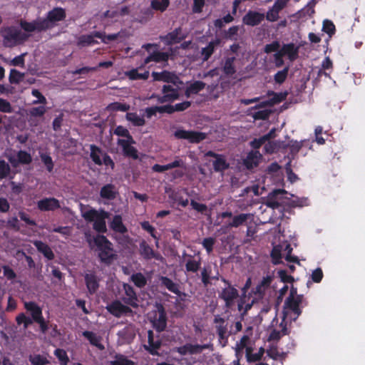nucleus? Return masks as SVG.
<instances>
[{
    "mask_svg": "<svg viewBox=\"0 0 365 365\" xmlns=\"http://www.w3.org/2000/svg\"><path fill=\"white\" fill-rule=\"evenodd\" d=\"M207 344L205 345H192L187 344L184 346L178 348L177 351L181 355H185L187 354H195L200 353L203 349L208 348Z\"/></svg>",
    "mask_w": 365,
    "mask_h": 365,
    "instance_id": "2eb2a0df",
    "label": "nucleus"
},
{
    "mask_svg": "<svg viewBox=\"0 0 365 365\" xmlns=\"http://www.w3.org/2000/svg\"><path fill=\"white\" fill-rule=\"evenodd\" d=\"M110 365H135V363L128 359L125 356L121 354H117L113 361H110Z\"/></svg>",
    "mask_w": 365,
    "mask_h": 365,
    "instance_id": "ea45409f",
    "label": "nucleus"
},
{
    "mask_svg": "<svg viewBox=\"0 0 365 365\" xmlns=\"http://www.w3.org/2000/svg\"><path fill=\"white\" fill-rule=\"evenodd\" d=\"M288 94L289 93L287 91L280 93H276L274 91L268 92V96H272V98L270 99L272 105L277 104L284 101V100H286Z\"/></svg>",
    "mask_w": 365,
    "mask_h": 365,
    "instance_id": "7c9ffc66",
    "label": "nucleus"
},
{
    "mask_svg": "<svg viewBox=\"0 0 365 365\" xmlns=\"http://www.w3.org/2000/svg\"><path fill=\"white\" fill-rule=\"evenodd\" d=\"M162 92L163 94L168 95L170 101L173 102L174 101L179 98V92L178 89L173 88L170 85H164L162 88Z\"/></svg>",
    "mask_w": 365,
    "mask_h": 365,
    "instance_id": "c756f323",
    "label": "nucleus"
},
{
    "mask_svg": "<svg viewBox=\"0 0 365 365\" xmlns=\"http://www.w3.org/2000/svg\"><path fill=\"white\" fill-rule=\"evenodd\" d=\"M299 307L300 304L295 301V299L287 298L284 303L282 314H284V312H286L287 317L289 312H292L294 317H290L291 320L295 321L302 314V310Z\"/></svg>",
    "mask_w": 365,
    "mask_h": 365,
    "instance_id": "1a4fd4ad",
    "label": "nucleus"
},
{
    "mask_svg": "<svg viewBox=\"0 0 365 365\" xmlns=\"http://www.w3.org/2000/svg\"><path fill=\"white\" fill-rule=\"evenodd\" d=\"M131 279L134 284L140 288L143 287L147 282L145 277L141 273L133 274Z\"/></svg>",
    "mask_w": 365,
    "mask_h": 365,
    "instance_id": "3c124183",
    "label": "nucleus"
},
{
    "mask_svg": "<svg viewBox=\"0 0 365 365\" xmlns=\"http://www.w3.org/2000/svg\"><path fill=\"white\" fill-rule=\"evenodd\" d=\"M160 281L163 285H164L170 292L178 294L179 292L178 284L174 283L170 279L167 277H161Z\"/></svg>",
    "mask_w": 365,
    "mask_h": 365,
    "instance_id": "4c0bfd02",
    "label": "nucleus"
},
{
    "mask_svg": "<svg viewBox=\"0 0 365 365\" xmlns=\"http://www.w3.org/2000/svg\"><path fill=\"white\" fill-rule=\"evenodd\" d=\"M274 279L273 274H267L265 277H263L262 279L259 282L257 285L252 289L251 294L254 295L251 303H247L245 305V312H247L248 309H250L252 305L261 300L264 298L265 293L271 288L272 283Z\"/></svg>",
    "mask_w": 365,
    "mask_h": 365,
    "instance_id": "f03ea898",
    "label": "nucleus"
},
{
    "mask_svg": "<svg viewBox=\"0 0 365 365\" xmlns=\"http://www.w3.org/2000/svg\"><path fill=\"white\" fill-rule=\"evenodd\" d=\"M85 283L90 294L96 293L99 287V279L93 273L84 275Z\"/></svg>",
    "mask_w": 365,
    "mask_h": 365,
    "instance_id": "4468645a",
    "label": "nucleus"
},
{
    "mask_svg": "<svg viewBox=\"0 0 365 365\" xmlns=\"http://www.w3.org/2000/svg\"><path fill=\"white\" fill-rule=\"evenodd\" d=\"M284 190H274L268 196L266 205L272 209L279 208L281 206L280 202L277 200V197L279 195L285 193Z\"/></svg>",
    "mask_w": 365,
    "mask_h": 365,
    "instance_id": "aec40b11",
    "label": "nucleus"
},
{
    "mask_svg": "<svg viewBox=\"0 0 365 365\" xmlns=\"http://www.w3.org/2000/svg\"><path fill=\"white\" fill-rule=\"evenodd\" d=\"M287 312H284V317L282 318V320L281 323L279 324V327L281 328L280 330H277L276 329H274L271 331L269 337L268 341H279L282 336H286L289 334V331L287 327Z\"/></svg>",
    "mask_w": 365,
    "mask_h": 365,
    "instance_id": "9b49d317",
    "label": "nucleus"
},
{
    "mask_svg": "<svg viewBox=\"0 0 365 365\" xmlns=\"http://www.w3.org/2000/svg\"><path fill=\"white\" fill-rule=\"evenodd\" d=\"M124 289L127 297L123 299L125 304L130 305L133 307H138L137 297L133 287L128 284H124Z\"/></svg>",
    "mask_w": 365,
    "mask_h": 365,
    "instance_id": "6ab92c4d",
    "label": "nucleus"
},
{
    "mask_svg": "<svg viewBox=\"0 0 365 365\" xmlns=\"http://www.w3.org/2000/svg\"><path fill=\"white\" fill-rule=\"evenodd\" d=\"M0 111L2 113H10L13 111V108H12L11 103L8 101H6L4 98H0Z\"/></svg>",
    "mask_w": 365,
    "mask_h": 365,
    "instance_id": "4d7b16f0",
    "label": "nucleus"
},
{
    "mask_svg": "<svg viewBox=\"0 0 365 365\" xmlns=\"http://www.w3.org/2000/svg\"><path fill=\"white\" fill-rule=\"evenodd\" d=\"M25 308L31 312L32 319L39 324L43 333L48 330V326L42 317L41 309L33 302H26Z\"/></svg>",
    "mask_w": 365,
    "mask_h": 365,
    "instance_id": "423d86ee",
    "label": "nucleus"
},
{
    "mask_svg": "<svg viewBox=\"0 0 365 365\" xmlns=\"http://www.w3.org/2000/svg\"><path fill=\"white\" fill-rule=\"evenodd\" d=\"M125 76H128L131 80H137V79H148L149 76V72L145 71L143 73H140L138 71V69H133L131 71H127L125 73Z\"/></svg>",
    "mask_w": 365,
    "mask_h": 365,
    "instance_id": "f704fd0d",
    "label": "nucleus"
},
{
    "mask_svg": "<svg viewBox=\"0 0 365 365\" xmlns=\"http://www.w3.org/2000/svg\"><path fill=\"white\" fill-rule=\"evenodd\" d=\"M182 29L180 28H177L172 32L167 34L165 37V39L167 41L168 45H170L173 43H178L182 41L184 37L180 36L181 34Z\"/></svg>",
    "mask_w": 365,
    "mask_h": 365,
    "instance_id": "393cba45",
    "label": "nucleus"
},
{
    "mask_svg": "<svg viewBox=\"0 0 365 365\" xmlns=\"http://www.w3.org/2000/svg\"><path fill=\"white\" fill-rule=\"evenodd\" d=\"M220 41L218 40L215 41H211L209 43V44L205 47L203 48L201 51V54L203 56L202 60L203 61H206L209 59V58L211 56V55L213 53L215 47L218 45Z\"/></svg>",
    "mask_w": 365,
    "mask_h": 365,
    "instance_id": "cd10ccee",
    "label": "nucleus"
},
{
    "mask_svg": "<svg viewBox=\"0 0 365 365\" xmlns=\"http://www.w3.org/2000/svg\"><path fill=\"white\" fill-rule=\"evenodd\" d=\"M250 217L249 214L242 213L238 215H235L232 217V221L230 222V227L243 225L247 222V220Z\"/></svg>",
    "mask_w": 365,
    "mask_h": 365,
    "instance_id": "bb28decb",
    "label": "nucleus"
},
{
    "mask_svg": "<svg viewBox=\"0 0 365 365\" xmlns=\"http://www.w3.org/2000/svg\"><path fill=\"white\" fill-rule=\"evenodd\" d=\"M322 31L331 36L336 32L335 25L331 20L325 19L323 21Z\"/></svg>",
    "mask_w": 365,
    "mask_h": 365,
    "instance_id": "79ce46f5",
    "label": "nucleus"
},
{
    "mask_svg": "<svg viewBox=\"0 0 365 365\" xmlns=\"http://www.w3.org/2000/svg\"><path fill=\"white\" fill-rule=\"evenodd\" d=\"M17 158L21 164H29L32 161L31 155L24 150L18 152Z\"/></svg>",
    "mask_w": 365,
    "mask_h": 365,
    "instance_id": "09e8293b",
    "label": "nucleus"
},
{
    "mask_svg": "<svg viewBox=\"0 0 365 365\" xmlns=\"http://www.w3.org/2000/svg\"><path fill=\"white\" fill-rule=\"evenodd\" d=\"M55 355L61 362L62 365H66L68 361V358L66 351L63 349H58L55 351Z\"/></svg>",
    "mask_w": 365,
    "mask_h": 365,
    "instance_id": "680f3d73",
    "label": "nucleus"
},
{
    "mask_svg": "<svg viewBox=\"0 0 365 365\" xmlns=\"http://www.w3.org/2000/svg\"><path fill=\"white\" fill-rule=\"evenodd\" d=\"M252 284L251 278H247L244 287L242 288V296L240 299V302L238 304V309L240 311L243 308V305L245 303L246 293L247 290L250 288Z\"/></svg>",
    "mask_w": 365,
    "mask_h": 365,
    "instance_id": "a19ab883",
    "label": "nucleus"
},
{
    "mask_svg": "<svg viewBox=\"0 0 365 365\" xmlns=\"http://www.w3.org/2000/svg\"><path fill=\"white\" fill-rule=\"evenodd\" d=\"M158 316H155L151 321L153 327L157 331L161 332L164 331L167 326V317L165 309L161 304L158 305Z\"/></svg>",
    "mask_w": 365,
    "mask_h": 365,
    "instance_id": "6e6552de",
    "label": "nucleus"
},
{
    "mask_svg": "<svg viewBox=\"0 0 365 365\" xmlns=\"http://www.w3.org/2000/svg\"><path fill=\"white\" fill-rule=\"evenodd\" d=\"M59 207V202L55 198H46L38 202V207L41 210H53Z\"/></svg>",
    "mask_w": 365,
    "mask_h": 365,
    "instance_id": "a211bd4d",
    "label": "nucleus"
},
{
    "mask_svg": "<svg viewBox=\"0 0 365 365\" xmlns=\"http://www.w3.org/2000/svg\"><path fill=\"white\" fill-rule=\"evenodd\" d=\"M117 193L116 189L113 185L107 184L101 188L100 195L103 198L113 200L115 198Z\"/></svg>",
    "mask_w": 365,
    "mask_h": 365,
    "instance_id": "5701e85b",
    "label": "nucleus"
},
{
    "mask_svg": "<svg viewBox=\"0 0 365 365\" xmlns=\"http://www.w3.org/2000/svg\"><path fill=\"white\" fill-rule=\"evenodd\" d=\"M100 213L98 212L95 210H91L87 212L83 213V217L87 221H94L98 217H99Z\"/></svg>",
    "mask_w": 365,
    "mask_h": 365,
    "instance_id": "13d9d810",
    "label": "nucleus"
},
{
    "mask_svg": "<svg viewBox=\"0 0 365 365\" xmlns=\"http://www.w3.org/2000/svg\"><path fill=\"white\" fill-rule=\"evenodd\" d=\"M118 145L123 148V153L126 156L131 157L133 159L138 158L137 150L133 146L128 145L124 140L118 139Z\"/></svg>",
    "mask_w": 365,
    "mask_h": 365,
    "instance_id": "4be33fe9",
    "label": "nucleus"
},
{
    "mask_svg": "<svg viewBox=\"0 0 365 365\" xmlns=\"http://www.w3.org/2000/svg\"><path fill=\"white\" fill-rule=\"evenodd\" d=\"M174 135L178 139L187 140L190 143H198L207 138V133L193 130H178Z\"/></svg>",
    "mask_w": 365,
    "mask_h": 365,
    "instance_id": "39448f33",
    "label": "nucleus"
},
{
    "mask_svg": "<svg viewBox=\"0 0 365 365\" xmlns=\"http://www.w3.org/2000/svg\"><path fill=\"white\" fill-rule=\"evenodd\" d=\"M151 75L153 78V81L170 83L175 86L182 84V82L175 73L168 71H163L160 73L153 71Z\"/></svg>",
    "mask_w": 365,
    "mask_h": 365,
    "instance_id": "0eeeda50",
    "label": "nucleus"
},
{
    "mask_svg": "<svg viewBox=\"0 0 365 365\" xmlns=\"http://www.w3.org/2000/svg\"><path fill=\"white\" fill-rule=\"evenodd\" d=\"M94 37L102 38V34L95 32L91 35H83L79 38L78 43L83 46L90 45L95 42Z\"/></svg>",
    "mask_w": 365,
    "mask_h": 365,
    "instance_id": "c85d7f7f",
    "label": "nucleus"
},
{
    "mask_svg": "<svg viewBox=\"0 0 365 365\" xmlns=\"http://www.w3.org/2000/svg\"><path fill=\"white\" fill-rule=\"evenodd\" d=\"M29 361L33 365H45L48 363V361L46 359V358L40 354L30 356Z\"/></svg>",
    "mask_w": 365,
    "mask_h": 365,
    "instance_id": "603ef678",
    "label": "nucleus"
},
{
    "mask_svg": "<svg viewBox=\"0 0 365 365\" xmlns=\"http://www.w3.org/2000/svg\"><path fill=\"white\" fill-rule=\"evenodd\" d=\"M169 0H153L151 7L155 10L164 11L169 6Z\"/></svg>",
    "mask_w": 365,
    "mask_h": 365,
    "instance_id": "37998d69",
    "label": "nucleus"
},
{
    "mask_svg": "<svg viewBox=\"0 0 365 365\" xmlns=\"http://www.w3.org/2000/svg\"><path fill=\"white\" fill-rule=\"evenodd\" d=\"M4 45L6 47H13L25 41L28 35L20 29L14 27L6 29L3 33Z\"/></svg>",
    "mask_w": 365,
    "mask_h": 365,
    "instance_id": "20e7f679",
    "label": "nucleus"
},
{
    "mask_svg": "<svg viewBox=\"0 0 365 365\" xmlns=\"http://www.w3.org/2000/svg\"><path fill=\"white\" fill-rule=\"evenodd\" d=\"M103 153L101 151V150L94 145H91V158L92 159V160L97 165H102L103 162L101 160V156L102 155L103 156Z\"/></svg>",
    "mask_w": 365,
    "mask_h": 365,
    "instance_id": "473e14b6",
    "label": "nucleus"
},
{
    "mask_svg": "<svg viewBox=\"0 0 365 365\" xmlns=\"http://www.w3.org/2000/svg\"><path fill=\"white\" fill-rule=\"evenodd\" d=\"M205 87V83L202 81H195L189 86V91H192V93H197Z\"/></svg>",
    "mask_w": 365,
    "mask_h": 365,
    "instance_id": "bf43d9fd",
    "label": "nucleus"
},
{
    "mask_svg": "<svg viewBox=\"0 0 365 365\" xmlns=\"http://www.w3.org/2000/svg\"><path fill=\"white\" fill-rule=\"evenodd\" d=\"M16 321L19 325L23 324L24 329H27L34 322L31 318L26 317L24 313L19 314L16 318Z\"/></svg>",
    "mask_w": 365,
    "mask_h": 365,
    "instance_id": "49530a36",
    "label": "nucleus"
},
{
    "mask_svg": "<svg viewBox=\"0 0 365 365\" xmlns=\"http://www.w3.org/2000/svg\"><path fill=\"white\" fill-rule=\"evenodd\" d=\"M264 353V349L261 347L257 353L252 354L250 348H247V359L249 362H255L261 360Z\"/></svg>",
    "mask_w": 365,
    "mask_h": 365,
    "instance_id": "72a5a7b5",
    "label": "nucleus"
},
{
    "mask_svg": "<svg viewBox=\"0 0 365 365\" xmlns=\"http://www.w3.org/2000/svg\"><path fill=\"white\" fill-rule=\"evenodd\" d=\"M280 46L279 41H274L271 43L267 44L264 46V51L267 53L277 51Z\"/></svg>",
    "mask_w": 365,
    "mask_h": 365,
    "instance_id": "774afa93",
    "label": "nucleus"
},
{
    "mask_svg": "<svg viewBox=\"0 0 365 365\" xmlns=\"http://www.w3.org/2000/svg\"><path fill=\"white\" fill-rule=\"evenodd\" d=\"M140 254L145 259L154 258L157 260L162 261L163 257L158 252H155L145 241H143L140 244Z\"/></svg>",
    "mask_w": 365,
    "mask_h": 365,
    "instance_id": "ddd939ff",
    "label": "nucleus"
},
{
    "mask_svg": "<svg viewBox=\"0 0 365 365\" xmlns=\"http://www.w3.org/2000/svg\"><path fill=\"white\" fill-rule=\"evenodd\" d=\"M111 228L118 232L124 233L127 231L126 227L122 222V218L120 215H115L110 224Z\"/></svg>",
    "mask_w": 365,
    "mask_h": 365,
    "instance_id": "2f4dec72",
    "label": "nucleus"
},
{
    "mask_svg": "<svg viewBox=\"0 0 365 365\" xmlns=\"http://www.w3.org/2000/svg\"><path fill=\"white\" fill-rule=\"evenodd\" d=\"M11 172V168L4 160H0V178H6Z\"/></svg>",
    "mask_w": 365,
    "mask_h": 365,
    "instance_id": "864d4df0",
    "label": "nucleus"
},
{
    "mask_svg": "<svg viewBox=\"0 0 365 365\" xmlns=\"http://www.w3.org/2000/svg\"><path fill=\"white\" fill-rule=\"evenodd\" d=\"M95 245L98 249V257L101 262L110 264L115 257L112 244L103 235H98L93 238Z\"/></svg>",
    "mask_w": 365,
    "mask_h": 365,
    "instance_id": "7ed1b4c3",
    "label": "nucleus"
},
{
    "mask_svg": "<svg viewBox=\"0 0 365 365\" xmlns=\"http://www.w3.org/2000/svg\"><path fill=\"white\" fill-rule=\"evenodd\" d=\"M170 56V54L168 52L156 51V52H153V61H155V62H161V61L167 62Z\"/></svg>",
    "mask_w": 365,
    "mask_h": 365,
    "instance_id": "5fc2aeb1",
    "label": "nucleus"
},
{
    "mask_svg": "<svg viewBox=\"0 0 365 365\" xmlns=\"http://www.w3.org/2000/svg\"><path fill=\"white\" fill-rule=\"evenodd\" d=\"M264 19V14L255 11H249L242 18L245 25L255 26L259 25Z\"/></svg>",
    "mask_w": 365,
    "mask_h": 365,
    "instance_id": "f8f14e48",
    "label": "nucleus"
},
{
    "mask_svg": "<svg viewBox=\"0 0 365 365\" xmlns=\"http://www.w3.org/2000/svg\"><path fill=\"white\" fill-rule=\"evenodd\" d=\"M269 138L270 133L264 135L259 138H255L250 142V145L255 150L259 149Z\"/></svg>",
    "mask_w": 365,
    "mask_h": 365,
    "instance_id": "8fccbe9b",
    "label": "nucleus"
},
{
    "mask_svg": "<svg viewBox=\"0 0 365 365\" xmlns=\"http://www.w3.org/2000/svg\"><path fill=\"white\" fill-rule=\"evenodd\" d=\"M46 112V108L44 106L34 107L29 110L30 115L34 117L42 116Z\"/></svg>",
    "mask_w": 365,
    "mask_h": 365,
    "instance_id": "338daca9",
    "label": "nucleus"
},
{
    "mask_svg": "<svg viewBox=\"0 0 365 365\" xmlns=\"http://www.w3.org/2000/svg\"><path fill=\"white\" fill-rule=\"evenodd\" d=\"M323 272L321 268L315 269L312 273V279L315 283H319L323 278Z\"/></svg>",
    "mask_w": 365,
    "mask_h": 365,
    "instance_id": "e2e57ef3",
    "label": "nucleus"
},
{
    "mask_svg": "<svg viewBox=\"0 0 365 365\" xmlns=\"http://www.w3.org/2000/svg\"><path fill=\"white\" fill-rule=\"evenodd\" d=\"M278 275L280 277L282 282L284 283H292L294 281L293 277L288 274L286 270H279Z\"/></svg>",
    "mask_w": 365,
    "mask_h": 365,
    "instance_id": "69168bd1",
    "label": "nucleus"
},
{
    "mask_svg": "<svg viewBox=\"0 0 365 365\" xmlns=\"http://www.w3.org/2000/svg\"><path fill=\"white\" fill-rule=\"evenodd\" d=\"M212 165L215 171H222L226 169L227 167L225 159L221 155H219L215 158L212 163Z\"/></svg>",
    "mask_w": 365,
    "mask_h": 365,
    "instance_id": "a18cd8bd",
    "label": "nucleus"
},
{
    "mask_svg": "<svg viewBox=\"0 0 365 365\" xmlns=\"http://www.w3.org/2000/svg\"><path fill=\"white\" fill-rule=\"evenodd\" d=\"M65 17V10L58 7L50 11L45 19H37L32 22L21 21V26L27 32H40L53 27L56 22L63 20Z\"/></svg>",
    "mask_w": 365,
    "mask_h": 365,
    "instance_id": "f257e3e1",
    "label": "nucleus"
},
{
    "mask_svg": "<svg viewBox=\"0 0 365 365\" xmlns=\"http://www.w3.org/2000/svg\"><path fill=\"white\" fill-rule=\"evenodd\" d=\"M282 54L287 56L290 61H295L299 56V47L296 46L293 43L284 44L280 50Z\"/></svg>",
    "mask_w": 365,
    "mask_h": 365,
    "instance_id": "f3484780",
    "label": "nucleus"
},
{
    "mask_svg": "<svg viewBox=\"0 0 365 365\" xmlns=\"http://www.w3.org/2000/svg\"><path fill=\"white\" fill-rule=\"evenodd\" d=\"M108 217L109 214L107 212L101 211L99 217L95 220L93 228L99 232H105L106 231L105 219Z\"/></svg>",
    "mask_w": 365,
    "mask_h": 365,
    "instance_id": "412c9836",
    "label": "nucleus"
},
{
    "mask_svg": "<svg viewBox=\"0 0 365 365\" xmlns=\"http://www.w3.org/2000/svg\"><path fill=\"white\" fill-rule=\"evenodd\" d=\"M279 11L272 7L267 12V14H266L267 20L269 21H271V22H274V21H277L279 19Z\"/></svg>",
    "mask_w": 365,
    "mask_h": 365,
    "instance_id": "6e6d98bb",
    "label": "nucleus"
},
{
    "mask_svg": "<svg viewBox=\"0 0 365 365\" xmlns=\"http://www.w3.org/2000/svg\"><path fill=\"white\" fill-rule=\"evenodd\" d=\"M261 158L262 155L258 150H252L244 159V165L247 168L252 169L258 165Z\"/></svg>",
    "mask_w": 365,
    "mask_h": 365,
    "instance_id": "dca6fc26",
    "label": "nucleus"
},
{
    "mask_svg": "<svg viewBox=\"0 0 365 365\" xmlns=\"http://www.w3.org/2000/svg\"><path fill=\"white\" fill-rule=\"evenodd\" d=\"M83 335L86 337L91 344L98 347L100 350L105 349L104 346L101 343V337L96 336L91 331H86L83 333Z\"/></svg>",
    "mask_w": 365,
    "mask_h": 365,
    "instance_id": "a878e982",
    "label": "nucleus"
},
{
    "mask_svg": "<svg viewBox=\"0 0 365 365\" xmlns=\"http://www.w3.org/2000/svg\"><path fill=\"white\" fill-rule=\"evenodd\" d=\"M148 340L149 344V347H146L147 350H149L150 353H153V351L158 349L161 346V342L160 341H154L153 332L152 330H149L148 331Z\"/></svg>",
    "mask_w": 365,
    "mask_h": 365,
    "instance_id": "c9c22d12",
    "label": "nucleus"
},
{
    "mask_svg": "<svg viewBox=\"0 0 365 365\" xmlns=\"http://www.w3.org/2000/svg\"><path fill=\"white\" fill-rule=\"evenodd\" d=\"M40 157H41V161L46 166L48 171V172L52 171L53 168V163L51 158L49 155L44 154V153L41 154Z\"/></svg>",
    "mask_w": 365,
    "mask_h": 365,
    "instance_id": "052dcab7",
    "label": "nucleus"
},
{
    "mask_svg": "<svg viewBox=\"0 0 365 365\" xmlns=\"http://www.w3.org/2000/svg\"><path fill=\"white\" fill-rule=\"evenodd\" d=\"M130 108V106L126 104H123L118 102H115L110 103L107 107L106 110L115 111V110H121V111H127Z\"/></svg>",
    "mask_w": 365,
    "mask_h": 365,
    "instance_id": "de8ad7c7",
    "label": "nucleus"
},
{
    "mask_svg": "<svg viewBox=\"0 0 365 365\" xmlns=\"http://www.w3.org/2000/svg\"><path fill=\"white\" fill-rule=\"evenodd\" d=\"M126 119L135 126H142L145 123L144 118L135 113H128L126 114Z\"/></svg>",
    "mask_w": 365,
    "mask_h": 365,
    "instance_id": "e433bc0d",
    "label": "nucleus"
},
{
    "mask_svg": "<svg viewBox=\"0 0 365 365\" xmlns=\"http://www.w3.org/2000/svg\"><path fill=\"white\" fill-rule=\"evenodd\" d=\"M34 244L37 250L41 252L46 258L48 259H53L54 254L53 253L51 249L46 244L41 241H35Z\"/></svg>",
    "mask_w": 365,
    "mask_h": 365,
    "instance_id": "b1692460",
    "label": "nucleus"
},
{
    "mask_svg": "<svg viewBox=\"0 0 365 365\" xmlns=\"http://www.w3.org/2000/svg\"><path fill=\"white\" fill-rule=\"evenodd\" d=\"M200 262L195 260H188L186 263V269L188 272H195L200 267Z\"/></svg>",
    "mask_w": 365,
    "mask_h": 365,
    "instance_id": "0e129e2a",
    "label": "nucleus"
},
{
    "mask_svg": "<svg viewBox=\"0 0 365 365\" xmlns=\"http://www.w3.org/2000/svg\"><path fill=\"white\" fill-rule=\"evenodd\" d=\"M107 310L116 317H120L123 314H132V309L123 305L120 301H114L106 307Z\"/></svg>",
    "mask_w": 365,
    "mask_h": 365,
    "instance_id": "9d476101",
    "label": "nucleus"
},
{
    "mask_svg": "<svg viewBox=\"0 0 365 365\" xmlns=\"http://www.w3.org/2000/svg\"><path fill=\"white\" fill-rule=\"evenodd\" d=\"M289 71V67L287 66L282 71H277L274 76V80L277 83L282 84L287 79Z\"/></svg>",
    "mask_w": 365,
    "mask_h": 365,
    "instance_id": "c03bdc74",
    "label": "nucleus"
},
{
    "mask_svg": "<svg viewBox=\"0 0 365 365\" xmlns=\"http://www.w3.org/2000/svg\"><path fill=\"white\" fill-rule=\"evenodd\" d=\"M25 73L16 69H11L9 75V82L12 84H19L24 78Z\"/></svg>",
    "mask_w": 365,
    "mask_h": 365,
    "instance_id": "58836bf2",
    "label": "nucleus"
}]
</instances>
